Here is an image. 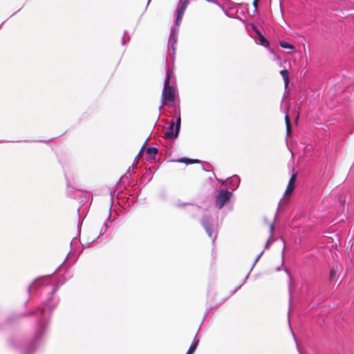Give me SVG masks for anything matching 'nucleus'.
Returning a JSON list of instances; mask_svg holds the SVG:
<instances>
[{
  "instance_id": "f257e3e1",
  "label": "nucleus",
  "mask_w": 354,
  "mask_h": 354,
  "mask_svg": "<svg viewBox=\"0 0 354 354\" xmlns=\"http://www.w3.org/2000/svg\"><path fill=\"white\" fill-rule=\"evenodd\" d=\"M176 90L173 85L164 84L162 93V104L166 105L174 101Z\"/></svg>"
},
{
  "instance_id": "f03ea898",
  "label": "nucleus",
  "mask_w": 354,
  "mask_h": 354,
  "mask_svg": "<svg viewBox=\"0 0 354 354\" xmlns=\"http://www.w3.org/2000/svg\"><path fill=\"white\" fill-rule=\"evenodd\" d=\"M232 192L224 189H220L216 196L215 205L221 209L230 199Z\"/></svg>"
},
{
  "instance_id": "7ed1b4c3",
  "label": "nucleus",
  "mask_w": 354,
  "mask_h": 354,
  "mask_svg": "<svg viewBox=\"0 0 354 354\" xmlns=\"http://www.w3.org/2000/svg\"><path fill=\"white\" fill-rule=\"evenodd\" d=\"M225 15L231 18L239 17V8L234 3L227 1L221 6Z\"/></svg>"
},
{
  "instance_id": "20e7f679",
  "label": "nucleus",
  "mask_w": 354,
  "mask_h": 354,
  "mask_svg": "<svg viewBox=\"0 0 354 354\" xmlns=\"http://www.w3.org/2000/svg\"><path fill=\"white\" fill-rule=\"evenodd\" d=\"M175 122L174 120L171 121L169 127L166 129L165 132V137L167 139H174L176 138L179 133L180 127V118L178 116L176 119V127L174 128Z\"/></svg>"
},
{
  "instance_id": "39448f33",
  "label": "nucleus",
  "mask_w": 354,
  "mask_h": 354,
  "mask_svg": "<svg viewBox=\"0 0 354 354\" xmlns=\"http://www.w3.org/2000/svg\"><path fill=\"white\" fill-rule=\"evenodd\" d=\"M189 4L188 0L183 1L180 3L177 8V17H176V24L178 26L182 20L183 16L184 15V12Z\"/></svg>"
},
{
  "instance_id": "423d86ee",
  "label": "nucleus",
  "mask_w": 354,
  "mask_h": 354,
  "mask_svg": "<svg viewBox=\"0 0 354 354\" xmlns=\"http://www.w3.org/2000/svg\"><path fill=\"white\" fill-rule=\"evenodd\" d=\"M202 225L205 229L208 236L211 238L214 237L213 241H214L216 236L214 234V228L210 223V218L208 217H204L202 220Z\"/></svg>"
},
{
  "instance_id": "0eeeda50",
  "label": "nucleus",
  "mask_w": 354,
  "mask_h": 354,
  "mask_svg": "<svg viewBox=\"0 0 354 354\" xmlns=\"http://www.w3.org/2000/svg\"><path fill=\"white\" fill-rule=\"evenodd\" d=\"M45 327V323L44 320H39L38 322V331L37 332L35 339L31 344V349L35 348V344H37V342L38 341L39 337L41 335V331L43 328Z\"/></svg>"
},
{
  "instance_id": "6e6552de",
  "label": "nucleus",
  "mask_w": 354,
  "mask_h": 354,
  "mask_svg": "<svg viewBox=\"0 0 354 354\" xmlns=\"http://www.w3.org/2000/svg\"><path fill=\"white\" fill-rule=\"evenodd\" d=\"M296 178H297L296 174H294L291 176V177L289 180L288 187L285 192V195L291 194L292 193L294 188H295V183L296 180Z\"/></svg>"
},
{
  "instance_id": "1a4fd4ad",
  "label": "nucleus",
  "mask_w": 354,
  "mask_h": 354,
  "mask_svg": "<svg viewBox=\"0 0 354 354\" xmlns=\"http://www.w3.org/2000/svg\"><path fill=\"white\" fill-rule=\"evenodd\" d=\"M240 179L239 176H234L227 181V185H230L232 190H235L238 187Z\"/></svg>"
},
{
  "instance_id": "9d476101",
  "label": "nucleus",
  "mask_w": 354,
  "mask_h": 354,
  "mask_svg": "<svg viewBox=\"0 0 354 354\" xmlns=\"http://www.w3.org/2000/svg\"><path fill=\"white\" fill-rule=\"evenodd\" d=\"M257 33L256 42L263 46H267L268 41L259 31H257Z\"/></svg>"
},
{
  "instance_id": "9b49d317",
  "label": "nucleus",
  "mask_w": 354,
  "mask_h": 354,
  "mask_svg": "<svg viewBox=\"0 0 354 354\" xmlns=\"http://www.w3.org/2000/svg\"><path fill=\"white\" fill-rule=\"evenodd\" d=\"M174 79V72L169 68L166 71V78L164 82V84H169V82Z\"/></svg>"
},
{
  "instance_id": "f8f14e48",
  "label": "nucleus",
  "mask_w": 354,
  "mask_h": 354,
  "mask_svg": "<svg viewBox=\"0 0 354 354\" xmlns=\"http://www.w3.org/2000/svg\"><path fill=\"white\" fill-rule=\"evenodd\" d=\"M280 46L283 48L289 49L290 53H294L296 52V49H295V46H292V44H288V42H286L285 41H281Z\"/></svg>"
},
{
  "instance_id": "ddd939ff",
  "label": "nucleus",
  "mask_w": 354,
  "mask_h": 354,
  "mask_svg": "<svg viewBox=\"0 0 354 354\" xmlns=\"http://www.w3.org/2000/svg\"><path fill=\"white\" fill-rule=\"evenodd\" d=\"M285 120H286L287 134H288V136H289L291 132V124H290V118H289V115H288V108H287L286 111Z\"/></svg>"
},
{
  "instance_id": "4468645a",
  "label": "nucleus",
  "mask_w": 354,
  "mask_h": 354,
  "mask_svg": "<svg viewBox=\"0 0 354 354\" xmlns=\"http://www.w3.org/2000/svg\"><path fill=\"white\" fill-rule=\"evenodd\" d=\"M177 41V32L175 30H172L171 32L169 42L171 43V47L174 49V46Z\"/></svg>"
},
{
  "instance_id": "2eb2a0df",
  "label": "nucleus",
  "mask_w": 354,
  "mask_h": 354,
  "mask_svg": "<svg viewBox=\"0 0 354 354\" xmlns=\"http://www.w3.org/2000/svg\"><path fill=\"white\" fill-rule=\"evenodd\" d=\"M198 342H199V340L196 339V338L195 337V339H194L193 343L192 344V345L190 346L187 354H192L195 351V350L198 344Z\"/></svg>"
},
{
  "instance_id": "dca6fc26",
  "label": "nucleus",
  "mask_w": 354,
  "mask_h": 354,
  "mask_svg": "<svg viewBox=\"0 0 354 354\" xmlns=\"http://www.w3.org/2000/svg\"><path fill=\"white\" fill-rule=\"evenodd\" d=\"M281 76L283 77V79L285 82L286 86L288 84V71L287 70H283L280 72Z\"/></svg>"
},
{
  "instance_id": "f3484780",
  "label": "nucleus",
  "mask_w": 354,
  "mask_h": 354,
  "mask_svg": "<svg viewBox=\"0 0 354 354\" xmlns=\"http://www.w3.org/2000/svg\"><path fill=\"white\" fill-rule=\"evenodd\" d=\"M147 153L150 156H154L158 153V149L156 147H149L147 149Z\"/></svg>"
},
{
  "instance_id": "a211bd4d",
  "label": "nucleus",
  "mask_w": 354,
  "mask_h": 354,
  "mask_svg": "<svg viewBox=\"0 0 354 354\" xmlns=\"http://www.w3.org/2000/svg\"><path fill=\"white\" fill-rule=\"evenodd\" d=\"M180 162H184L185 164H191L194 162H198V160H192V159H185V158H181L178 160Z\"/></svg>"
},
{
  "instance_id": "6ab92c4d",
  "label": "nucleus",
  "mask_w": 354,
  "mask_h": 354,
  "mask_svg": "<svg viewBox=\"0 0 354 354\" xmlns=\"http://www.w3.org/2000/svg\"><path fill=\"white\" fill-rule=\"evenodd\" d=\"M336 276V271L334 268L331 269L330 271V279L333 280Z\"/></svg>"
},
{
  "instance_id": "aec40b11",
  "label": "nucleus",
  "mask_w": 354,
  "mask_h": 354,
  "mask_svg": "<svg viewBox=\"0 0 354 354\" xmlns=\"http://www.w3.org/2000/svg\"><path fill=\"white\" fill-rule=\"evenodd\" d=\"M259 1V0H254V1H253V6H254V12H256V11H257V4H258V1Z\"/></svg>"
},
{
  "instance_id": "412c9836",
  "label": "nucleus",
  "mask_w": 354,
  "mask_h": 354,
  "mask_svg": "<svg viewBox=\"0 0 354 354\" xmlns=\"http://www.w3.org/2000/svg\"><path fill=\"white\" fill-rule=\"evenodd\" d=\"M262 254H263V252H261V253H260V254L257 257V258H256V259H255V261H254V264L252 265V268L254 267V264H255V263L259 261V259H260V257H261Z\"/></svg>"
},
{
  "instance_id": "4be33fe9",
  "label": "nucleus",
  "mask_w": 354,
  "mask_h": 354,
  "mask_svg": "<svg viewBox=\"0 0 354 354\" xmlns=\"http://www.w3.org/2000/svg\"><path fill=\"white\" fill-rule=\"evenodd\" d=\"M274 225L272 224H271L270 225V232L271 236L272 235V234L274 232Z\"/></svg>"
},
{
  "instance_id": "5701e85b",
  "label": "nucleus",
  "mask_w": 354,
  "mask_h": 354,
  "mask_svg": "<svg viewBox=\"0 0 354 354\" xmlns=\"http://www.w3.org/2000/svg\"><path fill=\"white\" fill-rule=\"evenodd\" d=\"M272 241H271V238H270V239L268 240V241H267V243H266V247H265V248H268L269 244H270V243H272Z\"/></svg>"
},
{
  "instance_id": "b1692460",
  "label": "nucleus",
  "mask_w": 354,
  "mask_h": 354,
  "mask_svg": "<svg viewBox=\"0 0 354 354\" xmlns=\"http://www.w3.org/2000/svg\"><path fill=\"white\" fill-rule=\"evenodd\" d=\"M44 311H45L44 308H41V310H40V313H41V315H44Z\"/></svg>"
},
{
  "instance_id": "393cba45",
  "label": "nucleus",
  "mask_w": 354,
  "mask_h": 354,
  "mask_svg": "<svg viewBox=\"0 0 354 354\" xmlns=\"http://www.w3.org/2000/svg\"><path fill=\"white\" fill-rule=\"evenodd\" d=\"M35 282L32 283L29 287H28V291H30V289L32 288V287L35 285Z\"/></svg>"
},
{
  "instance_id": "a878e982",
  "label": "nucleus",
  "mask_w": 354,
  "mask_h": 354,
  "mask_svg": "<svg viewBox=\"0 0 354 354\" xmlns=\"http://www.w3.org/2000/svg\"><path fill=\"white\" fill-rule=\"evenodd\" d=\"M57 290V288H53V289L52 290V293H55V291Z\"/></svg>"
},
{
  "instance_id": "bb28decb",
  "label": "nucleus",
  "mask_w": 354,
  "mask_h": 354,
  "mask_svg": "<svg viewBox=\"0 0 354 354\" xmlns=\"http://www.w3.org/2000/svg\"><path fill=\"white\" fill-rule=\"evenodd\" d=\"M122 44H125V40H124V38L122 39Z\"/></svg>"
},
{
  "instance_id": "cd10ccee",
  "label": "nucleus",
  "mask_w": 354,
  "mask_h": 354,
  "mask_svg": "<svg viewBox=\"0 0 354 354\" xmlns=\"http://www.w3.org/2000/svg\"><path fill=\"white\" fill-rule=\"evenodd\" d=\"M282 201H283L281 200V201L279 202V207H280V205H281Z\"/></svg>"
},
{
  "instance_id": "c85d7f7f",
  "label": "nucleus",
  "mask_w": 354,
  "mask_h": 354,
  "mask_svg": "<svg viewBox=\"0 0 354 354\" xmlns=\"http://www.w3.org/2000/svg\"><path fill=\"white\" fill-rule=\"evenodd\" d=\"M248 275H250V273H248V275H246L245 279L248 277Z\"/></svg>"
},
{
  "instance_id": "c756f323",
  "label": "nucleus",
  "mask_w": 354,
  "mask_h": 354,
  "mask_svg": "<svg viewBox=\"0 0 354 354\" xmlns=\"http://www.w3.org/2000/svg\"><path fill=\"white\" fill-rule=\"evenodd\" d=\"M248 275H250V273H248V275H246L245 279L248 277Z\"/></svg>"
},
{
  "instance_id": "7c9ffc66",
  "label": "nucleus",
  "mask_w": 354,
  "mask_h": 354,
  "mask_svg": "<svg viewBox=\"0 0 354 354\" xmlns=\"http://www.w3.org/2000/svg\"><path fill=\"white\" fill-rule=\"evenodd\" d=\"M225 183V181H223L222 184L224 185Z\"/></svg>"
},
{
  "instance_id": "2f4dec72",
  "label": "nucleus",
  "mask_w": 354,
  "mask_h": 354,
  "mask_svg": "<svg viewBox=\"0 0 354 354\" xmlns=\"http://www.w3.org/2000/svg\"><path fill=\"white\" fill-rule=\"evenodd\" d=\"M24 354H26V353H24Z\"/></svg>"
}]
</instances>
